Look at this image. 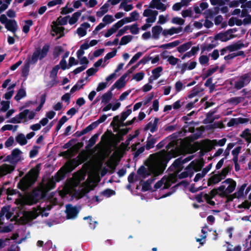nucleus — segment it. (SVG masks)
<instances>
[{
	"instance_id": "obj_1",
	"label": "nucleus",
	"mask_w": 251,
	"mask_h": 251,
	"mask_svg": "<svg viewBox=\"0 0 251 251\" xmlns=\"http://www.w3.org/2000/svg\"><path fill=\"white\" fill-rule=\"evenodd\" d=\"M171 151V152L168 153L163 150L151 155L147 165V168L142 166L138 169L137 173L141 178L145 179L151 176L143 185L144 191L149 190L151 188L150 184L157 176L162 174L168 161L179 154L178 150H172Z\"/></svg>"
},
{
	"instance_id": "obj_2",
	"label": "nucleus",
	"mask_w": 251,
	"mask_h": 251,
	"mask_svg": "<svg viewBox=\"0 0 251 251\" xmlns=\"http://www.w3.org/2000/svg\"><path fill=\"white\" fill-rule=\"evenodd\" d=\"M192 158L193 156H190L183 159L178 158L176 160L171 167L174 172L168 177L164 176L160 180L156 183L154 188L156 189L161 188L162 186H163V189L169 188L173 183L176 181L177 174L181 170L183 164L190 161Z\"/></svg>"
},
{
	"instance_id": "obj_3",
	"label": "nucleus",
	"mask_w": 251,
	"mask_h": 251,
	"mask_svg": "<svg viewBox=\"0 0 251 251\" xmlns=\"http://www.w3.org/2000/svg\"><path fill=\"white\" fill-rule=\"evenodd\" d=\"M63 174L60 172L57 173V176L52 179L50 180L47 186H41L39 188L35 189L32 193V195L25 201L26 204H32L35 203L38 200L44 197L46 193L50 189L54 187L55 182H58L62 179Z\"/></svg>"
},
{
	"instance_id": "obj_4",
	"label": "nucleus",
	"mask_w": 251,
	"mask_h": 251,
	"mask_svg": "<svg viewBox=\"0 0 251 251\" xmlns=\"http://www.w3.org/2000/svg\"><path fill=\"white\" fill-rule=\"evenodd\" d=\"M101 168V163H99L95 168L93 170V172L89 175L87 181L82 186L80 194L76 197L80 198L85 193L92 190L100 181L99 172Z\"/></svg>"
},
{
	"instance_id": "obj_5",
	"label": "nucleus",
	"mask_w": 251,
	"mask_h": 251,
	"mask_svg": "<svg viewBox=\"0 0 251 251\" xmlns=\"http://www.w3.org/2000/svg\"><path fill=\"white\" fill-rule=\"evenodd\" d=\"M40 168V165L38 164L35 168L32 169L19 182V188L24 191L34 183L38 176Z\"/></svg>"
},
{
	"instance_id": "obj_6",
	"label": "nucleus",
	"mask_w": 251,
	"mask_h": 251,
	"mask_svg": "<svg viewBox=\"0 0 251 251\" xmlns=\"http://www.w3.org/2000/svg\"><path fill=\"white\" fill-rule=\"evenodd\" d=\"M36 115V113L34 110L25 109L14 117L11 118L9 122L13 124L27 123L29 121L33 120Z\"/></svg>"
},
{
	"instance_id": "obj_7",
	"label": "nucleus",
	"mask_w": 251,
	"mask_h": 251,
	"mask_svg": "<svg viewBox=\"0 0 251 251\" xmlns=\"http://www.w3.org/2000/svg\"><path fill=\"white\" fill-rule=\"evenodd\" d=\"M51 208V207L50 205H48L46 208L40 206L32 211L24 212L23 216L27 221L35 219L39 215L47 217L49 215L48 211L50 210Z\"/></svg>"
},
{
	"instance_id": "obj_8",
	"label": "nucleus",
	"mask_w": 251,
	"mask_h": 251,
	"mask_svg": "<svg viewBox=\"0 0 251 251\" xmlns=\"http://www.w3.org/2000/svg\"><path fill=\"white\" fill-rule=\"evenodd\" d=\"M69 21V17H59L56 22H54L52 23V35H59L58 38H60L64 35V28L61 26L67 24Z\"/></svg>"
},
{
	"instance_id": "obj_9",
	"label": "nucleus",
	"mask_w": 251,
	"mask_h": 251,
	"mask_svg": "<svg viewBox=\"0 0 251 251\" xmlns=\"http://www.w3.org/2000/svg\"><path fill=\"white\" fill-rule=\"evenodd\" d=\"M236 186V182L231 178H227L222 183L217 190L220 192V195H227L232 193Z\"/></svg>"
},
{
	"instance_id": "obj_10",
	"label": "nucleus",
	"mask_w": 251,
	"mask_h": 251,
	"mask_svg": "<svg viewBox=\"0 0 251 251\" xmlns=\"http://www.w3.org/2000/svg\"><path fill=\"white\" fill-rule=\"evenodd\" d=\"M0 22L4 24L5 28L9 31L15 33L18 29V25L14 20H9L6 16L2 14L0 16Z\"/></svg>"
},
{
	"instance_id": "obj_11",
	"label": "nucleus",
	"mask_w": 251,
	"mask_h": 251,
	"mask_svg": "<svg viewBox=\"0 0 251 251\" xmlns=\"http://www.w3.org/2000/svg\"><path fill=\"white\" fill-rule=\"evenodd\" d=\"M251 81V72L244 74L234 81V87L237 89H240L247 85Z\"/></svg>"
},
{
	"instance_id": "obj_12",
	"label": "nucleus",
	"mask_w": 251,
	"mask_h": 251,
	"mask_svg": "<svg viewBox=\"0 0 251 251\" xmlns=\"http://www.w3.org/2000/svg\"><path fill=\"white\" fill-rule=\"evenodd\" d=\"M49 50V47L45 45L42 49H36L31 56V63L34 64L38 59L41 60L44 58L47 54Z\"/></svg>"
},
{
	"instance_id": "obj_13",
	"label": "nucleus",
	"mask_w": 251,
	"mask_h": 251,
	"mask_svg": "<svg viewBox=\"0 0 251 251\" xmlns=\"http://www.w3.org/2000/svg\"><path fill=\"white\" fill-rule=\"evenodd\" d=\"M201 167L199 162L192 161L185 171L178 175V176L179 178H182L191 176L193 173V171H198L201 169Z\"/></svg>"
},
{
	"instance_id": "obj_14",
	"label": "nucleus",
	"mask_w": 251,
	"mask_h": 251,
	"mask_svg": "<svg viewBox=\"0 0 251 251\" xmlns=\"http://www.w3.org/2000/svg\"><path fill=\"white\" fill-rule=\"evenodd\" d=\"M217 194V189H213L208 194L201 193V194L197 195L196 196L195 199L199 202H202L203 201V199H204L208 203L211 205H215V202L212 201V199Z\"/></svg>"
},
{
	"instance_id": "obj_15",
	"label": "nucleus",
	"mask_w": 251,
	"mask_h": 251,
	"mask_svg": "<svg viewBox=\"0 0 251 251\" xmlns=\"http://www.w3.org/2000/svg\"><path fill=\"white\" fill-rule=\"evenodd\" d=\"M23 152L18 149L13 150L10 155L7 156L5 161H8L12 164H16L23 159Z\"/></svg>"
},
{
	"instance_id": "obj_16",
	"label": "nucleus",
	"mask_w": 251,
	"mask_h": 251,
	"mask_svg": "<svg viewBox=\"0 0 251 251\" xmlns=\"http://www.w3.org/2000/svg\"><path fill=\"white\" fill-rule=\"evenodd\" d=\"M143 15L144 17H147L146 20V23L152 24L156 21L158 12L151 9H147L144 10Z\"/></svg>"
},
{
	"instance_id": "obj_17",
	"label": "nucleus",
	"mask_w": 251,
	"mask_h": 251,
	"mask_svg": "<svg viewBox=\"0 0 251 251\" xmlns=\"http://www.w3.org/2000/svg\"><path fill=\"white\" fill-rule=\"evenodd\" d=\"M59 69V67L58 66H56L51 71L50 75V77L51 80L47 84V86L51 88L58 83L57 75Z\"/></svg>"
},
{
	"instance_id": "obj_18",
	"label": "nucleus",
	"mask_w": 251,
	"mask_h": 251,
	"mask_svg": "<svg viewBox=\"0 0 251 251\" xmlns=\"http://www.w3.org/2000/svg\"><path fill=\"white\" fill-rule=\"evenodd\" d=\"M131 112L132 111L131 109L126 110V111H124L122 113L120 117L119 116H115L113 119V122L115 123L117 126H121L124 121L131 113Z\"/></svg>"
},
{
	"instance_id": "obj_19",
	"label": "nucleus",
	"mask_w": 251,
	"mask_h": 251,
	"mask_svg": "<svg viewBox=\"0 0 251 251\" xmlns=\"http://www.w3.org/2000/svg\"><path fill=\"white\" fill-rule=\"evenodd\" d=\"M130 73V72L125 74L119 79H118L112 86L111 90H114L115 88L120 89L124 87L126 83V78Z\"/></svg>"
},
{
	"instance_id": "obj_20",
	"label": "nucleus",
	"mask_w": 251,
	"mask_h": 251,
	"mask_svg": "<svg viewBox=\"0 0 251 251\" xmlns=\"http://www.w3.org/2000/svg\"><path fill=\"white\" fill-rule=\"evenodd\" d=\"M78 212L79 210L75 207L73 206L71 204H68L66 205V213L67 219H75L76 217Z\"/></svg>"
},
{
	"instance_id": "obj_21",
	"label": "nucleus",
	"mask_w": 251,
	"mask_h": 251,
	"mask_svg": "<svg viewBox=\"0 0 251 251\" xmlns=\"http://www.w3.org/2000/svg\"><path fill=\"white\" fill-rule=\"evenodd\" d=\"M182 30L181 27H172L170 28L164 29L163 31V36L165 37H168L176 34L180 33Z\"/></svg>"
},
{
	"instance_id": "obj_22",
	"label": "nucleus",
	"mask_w": 251,
	"mask_h": 251,
	"mask_svg": "<svg viewBox=\"0 0 251 251\" xmlns=\"http://www.w3.org/2000/svg\"><path fill=\"white\" fill-rule=\"evenodd\" d=\"M138 18L139 13L137 11H134L130 14L129 17H125L119 21L123 26L126 24L136 21Z\"/></svg>"
},
{
	"instance_id": "obj_23",
	"label": "nucleus",
	"mask_w": 251,
	"mask_h": 251,
	"mask_svg": "<svg viewBox=\"0 0 251 251\" xmlns=\"http://www.w3.org/2000/svg\"><path fill=\"white\" fill-rule=\"evenodd\" d=\"M236 37L235 35H231L228 30L225 32H221L215 36V39L222 42H226Z\"/></svg>"
},
{
	"instance_id": "obj_24",
	"label": "nucleus",
	"mask_w": 251,
	"mask_h": 251,
	"mask_svg": "<svg viewBox=\"0 0 251 251\" xmlns=\"http://www.w3.org/2000/svg\"><path fill=\"white\" fill-rule=\"evenodd\" d=\"M15 169L13 165L3 164L0 166V177L6 176L12 173Z\"/></svg>"
},
{
	"instance_id": "obj_25",
	"label": "nucleus",
	"mask_w": 251,
	"mask_h": 251,
	"mask_svg": "<svg viewBox=\"0 0 251 251\" xmlns=\"http://www.w3.org/2000/svg\"><path fill=\"white\" fill-rule=\"evenodd\" d=\"M160 60L159 55H156L154 57L148 56L144 57L138 63V64H145L151 61L152 64H158Z\"/></svg>"
},
{
	"instance_id": "obj_26",
	"label": "nucleus",
	"mask_w": 251,
	"mask_h": 251,
	"mask_svg": "<svg viewBox=\"0 0 251 251\" xmlns=\"http://www.w3.org/2000/svg\"><path fill=\"white\" fill-rule=\"evenodd\" d=\"M163 71V67L158 66L151 71L152 75L149 78V82L152 83L153 81L158 79L161 75Z\"/></svg>"
},
{
	"instance_id": "obj_27",
	"label": "nucleus",
	"mask_w": 251,
	"mask_h": 251,
	"mask_svg": "<svg viewBox=\"0 0 251 251\" xmlns=\"http://www.w3.org/2000/svg\"><path fill=\"white\" fill-rule=\"evenodd\" d=\"M90 27V25L88 23H83L77 28L76 33L79 37H82L87 34V30Z\"/></svg>"
},
{
	"instance_id": "obj_28",
	"label": "nucleus",
	"mask_w": 251,
	"mask_h": 251,
	"mask_svg": "<svg viewBox=\"0 0 251 251\" xmlns=\"http://www.w3.org/2000/svg\"><path fill=\"white\" fill-rule=\"evenodd\" d=\"M12 213L10 212V207H4L1 210L0 213V224H2L4 218H6L7 220L9 219L12 217Z\"/></svg>"
},
{
	"instance_id": "obj_29",
	"label": "nucleus",
	"mask_w": 251,
	"mask_h": 251,
	"mask_svg": "<svg viewBox=\"0 0 251 251\" xmlns=\"http://www.w3.org/2000/svg\"><path fill=\"white\" fill-rule=\"evenodd\" d=\"M214 147L213 140H203L201 144V148L206 152L211 151Z\"/></svg>"
},
{
	"instance_id": "obj_30",
	"label": "nucleus",
	"mask_w": 251,
	"mask_h": 251,
	"mask_svg": "<svg viewBox=\"0 0 251 251\" xmlns=\"http://www.w3.org/2000/svg\"><path fill=\"white\" fill-rule=\"evenodd\" d=\"M122 26V25L120 24L119 21H118L107 30L106 33L104 34V37L106 38L110 37Z\"/></svg>"
},
{
	"instance_id": "obj_31",
	"label": "nucleus",
	"mask_w": 251,
	"mask_h": 251,
	"mask_svg": "<svg viewBox=\"0 0 251 251\" xmlns=\"http://www.w3.org/2000/svg\"><path fill=\"white\" fill-rule=\"evenodd\" d=\"M151 6L152 8H156L161 11H164L167 7L164 4L161 2V0H152Z\"/></svg>"
},
{
	"instance_id": "obj_32",
	"label": "nucleus",
	"mask_w": 251,
	"mask_h": 251,
	"mask_svg": "<svg viewBox=\"0 0 251 251\" xmlns=\"http://www.w3.org/2000/svg\"><path fill=\"white\" fill-rule=\"evenodd\" d=\"M163 28L159 25L152 27L151 29L152 38L154 39H158L161 34L163 35Z\"/></svg>"
},
{
	"instance_id": "obj_33",
	"label": "nucleus",
	"mask_w": 251,
	"mask_h": 251,
	"mask_svg": "<svg viewBox=\"0 0 251 251\" xmlns=\"http://www.w3.org/2000/svg\"><path fill=\"white\" fill-rule=\"evenodd\" d=\"M249 121L248 119L238 118L231 119L227 124L228 126H232L238 124H243Z\"/></svg>"
},
{
	"instance_id": "obj_34",
	"label": "nucleus",
	"mask_w": 251,
	"mask_h": 251,
	"mask_svg": "<svg viewBox=\"0 0 251 251\" xmlns=\"http://www.w3.org/2000/svg\"><path fill=\"white\" fill-rule=\"evenodd\" d=\"M82 14L81 11H78L76 12H75L71 17H69V23L71 25H73L76 23L79 17H80L81 15Z\"/></svg>"
},
{
	"instance_id": "obj_35",
	"label": "nucleus",
	"mask_w": 251,
	"mask_h": 251,
	"mask_svg": "<svg viewBox=\"0 0 251 251\" xmlns=\"http://www.w3.org/2000/svg\"><path fill=\"white\" fill-rule=\"evenodd\" d=\"M180 42L179 40H176L173 42L161 45L159 46V48L162 49H171L179 45Z\"/></svg>"
},
{
	"instance_id": "obj_36",
	"label": "nucleus",
	"mask_w": 251,
	"mask_h": 251,
	"mask_svg": "<svg viewBox=\"0 0 251 251\" xmlns=\"http://www.w3.org/2000/svg\"><path fill=\"white\" fill-rule=\"evenodd\" d=\"M109 4L107 3H106L104 4H103L97 12L96 16L99 18L101 17L106 13L108 12L109 9Z\"/></svg>"
},
{
	"instance_id": "obj_37",
	"label": "nucleus",
	"mask_w": 251,
	"mask_h": 251,
	"mask_svg": "<svg viewBox=\"0 0 251 251\" xmlns=\"http://www.w3.org/2000/svg\"><path fill=\"white\" fill-rule=\"evenodd\" d=\"M244 47V45L241 43H237L229 46H228L226 47L227 51L233 52L240 49Z\"/></svg>"
},
{
	"instance_id": "obj_38",
	"label": "nucleus",
	"mask_w": 251,
	"mask_h": 251,
	"mask_svg": "<svg viewBox=\"0 0 251 251\" xmlns=\"http://www.w3.org/2000/svg\"><path fill=\"white\" fill-rule=\"evenodd\" d=\"M223 178H222V176L220 175L219 174L215 175L212 176L208 181V185H211L212 184H215L218 183L220 181H221Z\"/></svg>"
},
{
	"instance_id": "obj_39",
	"label": "nucleus",
	"mask_w": 251,
	"mask_h": 251,
	"mask_svg": "<svg viewBox=\"0 0 251 251\" xmlns=\"http://www.w3.org/2000/svg\"><path fill=\"white\" fill-rule=\"evenodd\" d=\"M16 141L21 146L25 145L27 143L25 136L23 133L18 134L15 138Z\"/></svg>"
},
{
	"instance_id": "obj_40",
	"label": "nucleus",
	"mask_w": 251,
	"mask_h": 251,
	"mask_svg": "<svg viewBox=\"0 0 251 251\" xmlns=\"http://www.w3.org/2000/svg\"><path fill=\"white\" fill-rule=\"evenodd\" d=\"M127 0H123L120 4L119 8L124 10L126 12L129 11L133 8V6L131 4H127Z\"/></svg>"
},
{
	"instance_id": "obj_41",
	"label": "nucleus",
	"mask_w": 251,
	"mask_h": 251,
	"mask_svg": "<svg viewBox=\"0 0 251 251\" xmlns=\"http://www.w3.org/2000/svg\"><path fill=\"white\" fill-rule=\"evenodd\" d=\"M192 45L191 42L185 43L178 47L177 50L179 53H183L189 49L192 46Z\"/></svg>"
},
{
	"instance_id": "obj_42",
	"label": "nucleus",
	"mask_w": 251,
	"mask_h": 251,
	"mask_svg": "<svg viewBox=\"0 0 251 251\" xmlns=\"http://www.w3.org/2000/svg\"><path fill=\"white\" fill-rule=\"evenodd\" d=\"M113 94L111 91H108L104 93L101 97V102L108 103L112 98Z\"/></svg>"
},
{
	"instance_id": "obj_43",
	"label": "nucleus",
	"mask_w": 251,
	"mask_h": 251,
	"mask_svg": "<svg viewBox=\"0 0 251 251\" xmlns=\"http://www.w3.org/2000/svg\"><path fill=\"white\" fill-rule=\"evenodd\" d=\"M197 65L196 61L188 62L184 63L182 65L183 70L185 71L186 70H191L194 69Z\"/></svg>"
},
{
	"instance_id": "obj_44",
	"label": "nucleus",
	"mask_w": 251,
	"mask_h": 251,
	"mask_svg": "<svg viewBox=\"0 0 251 251\" xmlns=\"http://www.w3.org/2000/svg\"><path fill=\"white\" fill-rule=\"evenodd\" d=\"M102 21V23H103V24H105L106 26L107 25H109L113 23L115 21V19L112 15L107 14L103 17Z\"/></svg>"
},
{
	"instance_id": "obj_45",
	"label": "nucleus",
	"mask_w": 251,
	"mask_h": 251,
	"mask_svg": "<svg viewBox=\"0 0 251 251\" xmlns=\"http://www.w3.org/2000/svg\"><path fill=\"white\" fill-rule=\"evenodd\" d=\"M158 119H155L153 123H150L147 126L148 130H150L152 133L154 132L157 130V125L158 123Z\"/></svg>"
},
{
	"instance_id": "obj_46",
	"label": "nucleus",
	"mask_w": 251,
	"mask_h": 251,
	"mask_svg": "<svg viewBox=\"0 0 251 251\" xmlns=\"http://www.w3.org/2000/svg\"><path fill=\"white\" fill-rule=\"evenodd\" d=\"M228 24V25L231 26H233L234 25L239 26L242 25L243 22L241 20L237 19L234 17H231L229 19Z\"/></svg>"
},
{
	"instance_id": "obj_47",
	"label": "nucleus",
	"mask_w": 251,
	"mask_h": 251,
	"mask_svg": "<svg viewBox=\"0 0 251 251\" xmlns=\"http://www.w3.org/2000/svg\"><path fill=\"white\" fill-rule=\"evenodd\" d=\"M167 58V61L172 66H175L179 61V59L173 55H170Z\"/></svg>"
},
{
	"instance_id": "obj_48",
	"label": "nucleus",
	"mask_w": 251,
	"mask_h": 251,
	"mask_svg": "<svg viewBox=\"0 0 251 251\" xmlns=\"http://www.w3.org/2000/svg\"><path fill=\"white\" fill-rule=\"evenodd\" d=\"M10 107V102L8 101H2L0 102V112H5Z\"/></svg>"
},
{
	"instance_id": "obj_49",
	"label": "nucleus",
	"mask_w": 251,
	"mask_h": 251,
	"mask_svg": "<svg viewBox=\"0 0 251 251\" xmlns=\"http://www.w3.org/2000/svg\"><path fill=\"white\" fill-rule=\"evenodd\" d=\"M242 136L245 139L249 144L251 143V133L249 129H247L244 131L242 133Z\"/></svg>"
},
{
	"instance_id": "obj_50",
	"label": "nucleus",
	"mask_w": 251,
	"mask_h": 251,
	"mask_svg": "<svg viewBox=\"0 0 251 251\" xmlns=\"http://www.w3.org/2000/svg\"><path fill=\"white\" fill-rule=\"evenodd\" d=\"M127 30H130V32L133 34H137L139 32V28L137 24H133L131 25H126Z\"/></svg>"
},
{
	"instance_id": "obj_51",
	"label": "nucleus",
	"mask_w": 251,
	"mask_h": 251,
	"mask_svg": "<svg viewBox=\"0 0 251 251\" xmlns=\"http://www.w3.org/2000/svg\"><path fill=\"white\" fill-rule=\"evenodd\" d=\"M132 39V36L131 35H128L124 36L121 38L120 45L121 46L126 45L130 42Z\"/></svg>"
},
{
	"instance_id": "obj_52",
	"label": "nucleus",
	"mask_w": 251,
	"mask_h": 251,
	"mask_svg": "<svg viewBox=\"0 0 251 251\" xmlns=\"http://www.w3.org/2000/svg\"><path fill=\"white\" fill-rule=\"evenodd\" d=\"M25 25L23 26V31L26 33L29 31L30 27L33 25V22L31 20L25 21Z\"/></svg>"
},
{
	"instance_id": "obj_53",
	"label": "nucleus",
	"mask_w": 251,
	"mask_h": 251,
	"mask_svg": "<svg viewBox=\"0 0 251 251\" xmlns=\"http://www.w3.org/2000/svg\"><path fill=\"white\" fill-rule=\"evenodd\" d=\"M108 62H106V61H105V59L104 58H101V59H99L97 61H96L94 65V66L96 68L97 67H99L100 66H101L102 67H105L106 66V65L108 64Z\"/></svg>"
},
{
	"instance_id": "obj_54",
	"label": "nucleus",
	"mask_w": 251,
	"mask_h": 251,
	"mask_svg": "<svg viewBox=\"0 0 251 251\" xmlns=\"http://www.w3.org/2000/svg\"><path fill=\"white\" fill-rule=\"evenodd\" d=\"M98 126V124L97 123H93L92 124L88 126H87L82 131V134H84L87 133V132L91 131L95 128H96Z\"/></svg>"
},
{
	"instance_id": "obj_55",
	"label": "nucleus",
	"mask_w": 251,
	"mask_h": 251,
	"mask_svg": "<svg viewBox=\"0 0 251 251\" xmlns=\"http://www.w3.org/2000/svg\"><path fill=\"white\" fill-rule=\"evenodd\" d=\"M26 95V92L25 90L23 89H20L16 95L15 97V99L16 100H19L25 97Z\"/></svg>"
},
{
	"instance_id": "obj_56",
	"label": "nucleus",
	"mask_w": 251,
	"mask_h": 251,
	"mask_svg": "<svg viewBox=\"0 0 251 251\" xmlns=\"http://www.w3.org/2000/svg\"><path fill=\"white\" fill-rule=\"evenodd\" d=\"M143 55V53L142 52H138L136 53L131 59L129 63H128V66H130L131 64H133L137 60H138Z\"/></svg>"
},
{
	"instance_id": "obj_57",
	"label": "nucleus",
	"mask_w": 251,
	"mask_h": 251,
	"mask_svg": "<svg viewBox=\"0 0 251 251\" xmlns=\"http://www.w3.org/2000/svg\"><path fill=\"white\" fill-rule=\"evenodd\" d=\"M145 73L143 72H140L135 74L132 79L136 80V81H140L142 80L145 76Z\"/></svg>"
},
{
	"instance_id": "obj_58",
	"label": "nucleus",
	"mask_w": 251,
	"mask_h": 251,
	"mask_svg": "<svg viewBox=\"0 0 251 251\" xmlns=\"http://www.w3.org/2000/svg\"><path fill=\"white\" fill-rule=\"evenodd\" d=\"M108 86V83L107 82H101L99 83L97 87L96 91L100 92L105 89Z\"/></svg>"
},
{
	"instance_id": "obj_59",
	"label": "nucleus",
	"mask_w": 251,
	"mask_h": 251,
	"mask_svg": "<svg viewBox=\"0 0 251 251\" xmlns=\"http://www.w3.org/2000/svg\"><path fill=\"white\" fill-rule=\"evenodd\" d=\"M185 21L179 17H174L172 20V23L174 24L178 25H183L184 24Z\"/></svg>"
},
{
	"instance_id": "obj_60",
	"label": "nucleus",
	"mask_w": 251,
	"mask_h": 251,
	"mask_svg": "<svg viewBox=\"0 0 251 251\" xmlns=\"http://www.w3.org/2000/svg\"><path fill=\"white\" fill-rule=\"evenodd\" d=\"M210 2L213 5L221 6L227 2L228 0H210Z\"/></svg>"
},
{
	"instance_id": "obj_61",
	"label": "nucleus",
	"mask_w": 251,
	"mask_h": 251,
	"mask_svg": "<svg viewBox=\"0 0 251 251\" xmlns=\"http://www.w3.org/2000/svg\"><path fill=\"white\" fill-rule=\"evenodd\" d=\"M62 3V0H52L48 2L47 5L49 7H51L57 5L61 4Z\"/></svg>"
},
{
	"instance_id": "obj_62",
	"label": "nucleus",
	"mask_w": 251,
	"mask_h": 251,
	"mask_svg": "<svg viewBox=\"0 0 251 251\" xmlns=\"http://www.w3.org/2000/svg\"><path fill=\"white\" fill-rule=\"evenodd\" d=\"M209 61V57L207 55H201L199 57V62L201 65L207 64Z\"/></svg>"
},
{
	"instance_id": "obj_63",
	"label": "nucleus",
	"mask_w": 251,
	"mask_h": 251,
	"mask_svg": "<svg viewBox=\"0 0 251 251\" xmlns=\"http://www.w3.org/2000/svg\"><path fill=\"white\" fill-rule=\"evenodd\" d=\"M44 249L45 251H49L50 250H51V251H54L52 247V242L50 241H48L45 244Z\"/></svg>"
},
{
	"instance_id": "obj_64",
	"label": "nucleus",
	"mask_w": 251,
	"mask_h": 251,
	"mask_svg": "<svg viewBox=\"0 0 251 251\" xmlns=\"http://www.w3.org/2000/svg\"><path fill=\"white\" fill-rule=\"evenodd\" d=\"M116 53H117L116 50H114L108 53L107 54H106V55L104 57L105 61L107 62V61L109 59H110L114 57L115 56H116Z\"/></svg>"
}]
</instances>
